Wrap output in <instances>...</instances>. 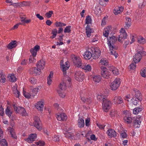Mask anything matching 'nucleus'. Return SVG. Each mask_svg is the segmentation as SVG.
I'll list each match as a JSON object with an SVG mask.
<instances>
[{
	"instance_id": "nucleus-10",
	"label": "nucleus",
	"mask_w": 146,
	"mask_h": 146,
	"mask_svg": "<svg viewBox=\"0 0 146 146\" xmlns=\"http://www.w3.org/2000/svg\"><path fill=\"white\" fill-rule=\"evenodd\" d=\"M101 74L102 76L104 78L108 79L110 77V74L107 69L104 67H102Z\"/></svg>"
},
{
	"instance_id": "nucleus-18",
	"label": "nucleus",
	"mask_w": 146,
	"mask_h": 146,
	"mask_svg": "<svg viewBox=\"0 0 146 146\" xmlns=\"http://www.w3.org/2000/svg\"><path fill=\"white\" fill-rule=\"evenodd\" d=\"M107 133L110 137H116L117 135V133L113 129H109L108 130Z\"/></svg>"
},
{
	"instance_id": "nucleus-15",
	"label": "nucleus",
	"mask_w": 146,
	"mask_h": 146,
	"mask_svg": "<svg viewBox=\"0 0 146 146\" xmlns=\"http://www.w3.org/2000/svg\"><path fill=\"white\" fill-rule=\"evenodd\" d=\"M112 101L115 104H121L123 102V100L120 96H115Z\"/></svg>"
},
{
	"instance_id": "nucleus-51",
	"label": "nucleus",
	"mask_w": 146,
	"mask_h": 146,
	"mask_svg": "<svg viewBox=\"0 0 146 146\" xmlns=\"http://www.w3.org/2000/svg\"><path fill=\"white\" fill-rule=\"evenodd\" d=\"M63 91L59 90L58 91V93L59 96L62 98H64L66 96V94L64 92H62Z\"/></svg>"
},
{
	"instance_id": "nucleus-20",
	"label": "nucleus",
	"mask_w": 146,
	"mask_h": 146,
	"mask_svg": "<svg viewBox=\"0 0 146 146\" xmlns=\"http://www.w3.org/2000/svg\"><path fill=\"white\" fill-rule=\"evenodd\" d=\"M97 97L98 100L99 101H102L103 102L107 100L106 96L102 93H99L98 94Z\"/></svg>"
},
{
	"instance_id": "nucleus-24",
	"label": "nucleus",
	"mask_w": 146,
	"mask_h": 146,
	"mask_svg": "<svg viewBox=\"0 0 146 146\" xmlns=\"http://www.w3.org/2000/svg\"><path fill=\"white\" fill-rule=\"evenodd\" d=\"M120 34L119 35V37L120 38H122L124 39H126L127 36V35L125 30L123 28H122L119 31Z\"/></svg>"
},
{
	"instance_id": "nucleus-40",
	"label": "nucleus",
	"mask_w": 146,
	"mask_h": 146,
	"mask_svg": "<svg viewBox=\"0 0 146 146\" xmlns=\"http://www.w3.org/2000/svg\"><path fill=\"white\" fill-rule=\"evenodd\" d=\"M7 146V142L5 139H2L0 141V146Z\"/></svg>"
},
{
	"instance_id": "nucleus-52",
	"label": "nucleus",
	"mask_w": 146,
	"mask_h": 146,
	"mask_svg": "<svg viewBox=\"0 0 146 146\" xmlns=\"http://www.w3.org/2000/svg\"><path fill=\"white\" fill-rule=\"evenodd\" d=\"M30 52L32 54V55H31V56H36L37 52V50L33 48L30 50Z\"/></svg>"
},
{
	"instance_id": "nucleus-12",
	"label": "nucleus",
	"mask_w": 146,
	"mask_h": 146,
	"mask_svg": "<svg viewBox=\"0 0 146 146\" xmlns=\"http://www.w3.org/2000/svg\"><path fill=\"white\" fill-rule=\"evenodd\" d=\"M142 119V117L139 116L134 118L133 120L134 127H139Z\"/></svg>"
},
{
	"instance_id": "nucleus-33",
	"label": "nucleus",
	"mask_w": 146,
	"mask_h": 146,
	"mask_svg": "<svg viewBox=\"0 0 146 146\" xmlns=\"http://www.w3.org/2000/svg\"><path fill=\"white\" fill-rule=\"evenodd\" d=\"M93 81L95 84L99 83L101 80V78L100 76H95L93 77Z\"/></svg>"
},
{
	"instance_id": "nucleus-57",
	"label": "nucleus",
	"mask_w": 146,
	"mask_h": 146,
	"mask_svg": "<svg viewBox=\"0 0 146 146\" xmlns=\"http://www.w3.org/2000/svg\"><path fill=\"white\" fill-rule=\"evenodd\" d=\"M52 139L55 141H58L59 140V137L58 135H55L52 137Z\"/></svg>"
},
{
	"instance_id": "nucleus-13",
	"label": "nucleus",
	"mask_w": 146,
	"mask_h": 146,
	"mask_svg": "<svg viewBox=\"0 0 146 146\" xmlns=\"http://www.w3.org/2000/svg\"><path fill=\"white\" fill-rule=\"evenodd\" d=\"M60 65H61V68L63 72V74L64 75L66 74V71L68 70L70 67V65L68 64V62H66L65 64H62V61L61 60L60 62Z\"/></svg>"
},
{
	"instance_id": "nucleus-35",
	"label": "nucleus",
	"mask_w": 146,
	"mask_h": 146,
	"mask_svg": "<svg viewBox=\"0 0 146 146\" xmlns=\"http://www.w3.org/2000/svg\"><path fill=\"white\" fill-rule=\"evenodd\" d=\"M86 31L87 36L88 37H89L91 36V34L92 32L90 27L88 25H87L86 28Z\"/></svg>"
},
{
	"instance_id": "nucleus-62",
	"label": "nucleus",
	"mask_w": 146,
	"mask_h": 146,
	"mask_svg": "<svg viewBox=\"0 0 146 146\" xmlns=\"http://www.w3.org/2000/svg\"><path fill=\"white\" fill-rule=\"evenodd\" d=\"M4 109L1 107L0 108V115L1 116H3L4 115Z\"/></svg>"
},
{
	"instance_id": "nucleus-42",
	"label": "nucleus",
	"mask_w": 146,
	"mask_h": 146,
	"mask_svg": "<svg viewBox=\"0 0 146 146\" xmlns=\"http://www.w3.org/2000/svg\"><path fill=\"white\" fill-rule=\"evenodd\" d=\"M19 113L21 114L22 115L25 116L27 115V113L25 109L21 107V108H20V110H19Z\"/></svg>"
},
{
	"instance_id": "nucleus-7",
	"label": "nucleus",
	"mask_w": 146,
	"mask_h": 146,
	"mask_svg": "<svg viewBox=\"0 0 146 146\" xmlns=\"http://www.w3.org/2000/svg\"><path fill=\"white\" fill-rule=\"evenodd\" d=\"M111 102L107 99L102 103V106L103 110L105 112H108L110 108L111 105Z\"/></svg>"
},
{
	"instance_id": "nucleus-64",
	"label": "nucleus",
	"mask_w": 146,
	"mask_h": 146,
	"mask_svg": "<svg viewBox=\"0 0 146 146\" xmlns=\"http://www.w3.org/2000/svg\"><path fill=\"white\" fill-rule=\"evenodd\" d=\"M26 20V18L24 17H21V21L22 22L21 25H24Z\"/></svg>"
},
{
	"instance_id": "nucleus-5",
	"label": "nucleus",
	"mask_w": 146,
	"mask_h": 146,
	"mask_svg": "<svg viewBox=\"0 0 146 146\" xmlns=\"http://www.w3.org/2000/svg\"><path fill=\"white\" fill-rule=\"evenodd\" d=\"M92 54V57L94 59L98 58L100 56L101 51L98 48L91 47L90 49Z\"/></svg>"
},
{
	"instance_id": "nucleus-23",
	"label": "nucleus",
	"mask_w": 146,
	"mask_h": 146,
	"mask_svg": "<svg viewBox=\"0 0 146 146\" xmlns=\"http://www.w3.org/2000/svg\"><path fill=\"white\" fill-rule=\"evenodd\" d=\"M17 45V41L16 40H12L9 44L7 47L10 50L15 48Z\"/></svg>"
},
{
	"instance_id": "nucleus-59",
	"label": "nucleus",
	"mask_w": 146,
	"mask_h": 146,
	"mask_svg": "<svg viewBox=\"0 0 146 146\" xmlns=\"http://www.w3.org/2000/svg\"><path fill=\"white\" fill-rule=\"evenodd\" d=\"M130 69L131 70H134L136 68V63L131 64L130 65Z\"/></svg>"
},
{
	"instance_id": "nucleus-26",
	"label": "nucleus",
	"mask_w": 146,
	"mask_h": 146,
	"mask_svg": "<svg viewBox=\"0 0 146 146\" xmlns=\"http://www.w3.org/2000/svg\"><path fill=\"white\" fill-rule=\"evenodd\" d=\"M84 58L86 59H89L92 57V54L89 51H86L83 54Z\"/></svg>"
},
{
	"instance_id": "nucleus-46",
	"label": "nucleus",
	"mask_w": 146,
	"mask_h": 146,
	"mask_svg": "<svg viewBox=\"0 0 146 146\" xmlns=\"http://www.w3.org/2000/svg\"><path fill=\"white\" fill-rule=\"evenodd\" d=\"M41 89V86H38V87L35 88H34L32 90V91L33 94H34V95L35 96L36 94L38 92V90L40 89Z\"/></svg>"
},
{
	"instance_id": "nucleus-4",
	"label": "nucleus",
	"mask_w": 146,
	"mask_h": 146,
	"mask_svg": "<svg viewBox=\"0 0 146 146\" xmlns=\"http://www.w3.org/2000/svg\"><path fill=\"white\" fill-rule=\"evenodd\" d=\"M121 82V79L119 78H116L110 84L111 90H116L119 87Z\"/></svg>"
},
{
	"instance_id": "nucleus-2",
	"label": "nucleus",
	"mask_w": 146,
	"mask_h": 146,
	"mask_svg": "<svg viewBox=\"0 0 146 146\" xmlns=\"http://www.w3.org/2000/svg\"><path fill=\"white\" fill-rule=\"evenodd\" d=\"M143 52V48L141 46L138 47L137 50V53L133 56V60L135 63H138L140 61Z\"/></svg>"
},
{
	"instance_id": "nucleus-63",
	"label": "nucleus",
	"mask_w": 146,
	"mask_h": 146,
	"mask_svg": "<svg viewBox=\"0 0 146 146\" xmlns=\"http://www.w3.org/2000/svg\"><path fill=\"white\" fill-rule=\"evenodd\" d=\"M125 26L126 29H128L130 26L131 23L129 22V23L127 21L125 22Z\"/></svg>"
},
{
	"instance_id": "nucleus-27",
	"label": "nucleus",
	"mask_w": 146,
	"mask_h": 146,
	"mask_svg": "<svg viewBox=\"0 0 146 146\" xmlns=\"http://www.w3.org/2000/svg\"><path fill=\"white\" fill-rule=\"evenodd\" d=\"M123 10V8L122 7H117L115 8L113 12L115 15H117L118 14H120Z\"/></svg>"
},
{
	"instance_id": "nucleus-17",
	"label": "nucleus",
	"mask_w": 146,
	"mask_h": 146,
	"mask_svg": "<svg viewBox=\"0 0 146 146\" xmlns=\"http://www.w3.org/2000/svg\"><path fill=\"white\" fill-rule=\"evenodd\" d=\"M30 70L31 71L30 72V73L33 74L35 75H39L41 73V70L39 68H37V67H34L31 68L30 69Z\"/></svg>"
},
{
	"instance_id": "nucleus-60",
	"label": "nucleus",
	"mask_w": 146,
	"mask_h": 146,
	"mask_svg": "<svg viewBox=\"0 0 146 146\" xmlns=\"http://www.w3.org/2000/svg\"><path fill=\"white\" fill-rule=\"evenodd\" d=\"M131 101L132 104V105H136L137 104V101L134 98L131 100Z\"/></svg>"
},
{
	"instance_id": "nucleus-29",
	"label": "nucleus",
	"mask_w": 146,
	"mask_h": 146,
	"mask_svg": "<svg viewBox=\"0 0 146 146\" xmlns=\"http://www.w3.org/2000/svg\"><path fill=\"white\" fill-rule=\"evenodd\" d=\"M8 131L9 132L12 137L15 139L17 138V136L16 135L14 129L11 127H9L8 129Z\"/></svg>"
},
{
	"instance_id": "nucleus-45",
	"label": "nucleus",
	"mask_w": 146,
	"mask_h": 146,
	"mask_svg": "<svg viewBox=\"0 0 146 146\" xmlns=\"http://www.w3.org/2000/svg\"><path fill=\"white\" fill-rule=\"evenodd\" d=\"M55 25L57 27H62L65 26L66 25V24L65 23L58 22L56 23Z\"/></svg>"
},
{
	"instance_id": "nucleus-56",
	"label": "nucleus",
	"mask_w": 146,
	"mask_h": 146,
	"mask_svg": "<svg viewBox=\"0 0 146 146\" xmlns=\"http://www.w3.org/2000/svg\"><path fill=\"white\" fill-rule=\"evenodd\" d=\"M28 62V60L26 59H24L22 60L21 64L22 65L25 66L27 65Z\"/></svg>"
},
{
	"instance_id": "nucleus-36",
	"label": "nucleus",
	"mask_w": 146,
	"mask_h": 146,
	"mask_svg": "<svg viewBox=\"0 0 146 146\" xmlns=\"http://www.w3.org/2000/svg\"><path fill=\"white\" fill-rule=\"evenodd\" d=\"M5 75L2 72H0V83H4L5 82Z\"/></svg>"
},
{
	"instance_id": "nucleus-55",
	"label": "nucleus",
	"mask_w": 146,
	"mask_h": 146,
	"mask_svg": "<svg viewBox=\"0 0 146 146\" xmlns=\"http://www.w3.org/2000/svg\"><path fill=\"white\" fill-rule=\"evenodd\" d=\"M141 74L143 77L146 76V68L142 69L141 72Z\"/></svg>"
},
{
	"instance_id": "nucleus-28",
	"label": "nucleus",
	"mask_w": 146,
	"mask_h": 146,
	"mask_svg": "<svg viewBox=\"0 0 146 146\" xmlns=\"http://www.w3.org/2000/svg\"><path fill=\"white\" fill-rule=\"evenodd\" d=\"M80 68L84 69L86 71H90L91 70L92 68L90 64H85V65H81V67Z\"/></svg>"
},
{
	"instance_id": "nucleus-8",
	"label": "nucleus",
	"mask_w": 146,
	"mask_h": 146,
	"mask_svg": "<svg viewBox=\"0 0 146 146\" xmlns=\"http://www.w3.org/2000/svg\"><path fill=\"white\" fill-rule=\"evenodd\" d=\"M34 126L38 130H41L42 129V125L39 117L35 116L34 118Z\"/></svg>"
},
{
	"instance_id": "nucleus-25",
	"label": "nucleus",
	"mask_w": 146,
	"mask_h": 146,
	"mask_svg": "<svg viewBox=\"0 0 146 146\" xmlns=\"http://www.w3.org/2000/svg\"><path fill=\"white\" fill-rule=\"evenodd\" d=\"M133 95L135 96L137 99H139V97L141 96L139 91L136 89H134L132 92Z\"/></svg>"
},
{
	"instance_id": "nucleus-53",
	"label": "nucleus",
	"mask_w": 146,
	"mask_h": 146,
	"mask_svg": "<svg viewBox=\"0 0 146 146\" xmlns=\"http://www.w3.org/2000/svg\"><path fill=\"white\" fill-rule=\"evenodd\" d=\"M53 13V11H49L48 12L46 13L45 15L46 17L48 18H50L52 15Z\"/></svg>"
},
{
	"instance_id": "nucleus-16",
	"label": "nucleus",
	"mask_w": 146,
	"mask_h": 146,
	"mask_svg": "<svg viewBox=\"0 0 146 146\" xmlns=\"http://www.w3.org/2000/svg\"><path fill=\"white\" fill-rule=\"evenodd\" d=\"M57 119L59 121H65L67 119V116L66 114L61 113L58 114L57 116Z\"/></svg>"
},
{
	"instance_id": "nucleus-38",
	"label": "nucleus",
	"mask_w": 146,
	"mask_h": 146,
	"mask_svg": "<svg viewBox=\"0 0 146 146\" xmlns=\"http://www.w3.org/2000/svg\"><path fill=\"white\" fill-rule=\"evenodd\" d=\"M10 81L14 82L16 80V78L13 74H10L8 76Z\"/></svg>"
},
{
	"instance_id": "nucleus-9",
	"label": "nucleus",
	"mask_w": 146,
	"mask_h": 146,
	"mask_svg": "<svg viewBox=\"0 0 146 146\" xmlns=\"http://www.w3.org/2000/svg\"><path fill=\"white\" fill-rule=\"evenodd\" d=\"M75 76V79L78 81L81 82L84 78V73L80 71L76 72Z\"/></svg>"
},
{
	"instance_id": "nucleus-3",
	"label": "nucleus",
	"mask_w": 146,
	"mask_h": 146,
	"mask_svg": "<svg viewBox=\"0 0 146 146\" xmlns=\"http://www.w3.org/2000/svg\"><path fill=\"white\" fill-rule=\"evenodd\" d=\"M71 78L68 76H65L63 79V80L60 83L59 86L61 91L65 90L66 88V83L67 84L68 83L70 84L71 82Z\"/></svg>"
},
{
	"instance_id": "nucleus-47",
	"label": "nucleus",
	"mask_w": 146,
	"mask_h": 146,
	"mask_svg": "<svg viewBox=\"0 0 146 146\" xmlns=\"http://www.w3.org/2000/svg\"><path fill=\"white\" fill-rule=\"evenodd\" d=\"M85 21L86 24H88L91 23L92 22V20L90 16H87Z\"/></svg>"
},
{
	"instance_id": "nucleus-58",
	"label": "nucleus",
	"mask_w": 146,
	"mask_h": 146,
	"mask_svg": "<svg viewBox=\"0 0 146 146\" xmlns=\"http://www.w3.org/2000/svg\"><path fill=\"white\" fill-rule=\"evenodd\" d=\"M22 4L24 6H29L30 5V2H29L23 1Z\"/></svg>"
},
{
	"instance_id": "nucleus-43",
	"label": "nucleus",
	"mask_w": 146,
	"mask_h": 146,
	"mask_svg": "<svg viewBox=\"0 0 146 146\" xmlns=\"http://www.w3.org/2000/svg\"><path fill=\"white\" fill-rule=\"evenodd\" d=\"M100 63L102 65L106 66L108 65V61L105 59L102 58L100 60Z\"/></svg>"
},
{
	"instance_id": "nucleus-19",
	"label": "nucleus",
	"mask_w": 146,
	"mask_h": 146,
	"mask_svg": "<svg viewBox=\"0 0 146 146\" xmlns=\"http://www.w3.org/2000/svg\"><path fill=\"white\" fill-rule=\"evenodd\" d=\"M81 97V100L85 103L87 104H90L91 103L92 100L90 98H87L86 96L82 95Z\"/></svg>"
},
{
	"instance_id": "nucleus-54",
	"label": "nucleus",
	"mask_w": 146,
	"mask_h": 146,
	"mask_svg": "<svg viewBox=\"0 0 146 146\" xmlns=\"http://www.w3.org/2000/svg\"><path fill=\"white\" fill-rule=\"evenodd\" d=\"M29 81L32 84H35L36 82V79L33 77L30 78Z\"/></svg>"
},
{
	"instance_id": "nucleus-41",
	"label": "nucleus",
	"mask_w": 146,
	"mask_h": 146,
	"mask_svg": "<svg viewBox=\"0 0 146 146\" xmlns=\"http://www.w3.org/2000/svg\"><path fill=\"white\" fill-rule=\"evenodd\" d=\"M142 110V109L140 108L137 107L134 108L133 110V113L135 114H138L139 113L141 112Z\"/></svg>"
},
{
	"instance_id": "nucleus-6",
	"label": "nucleus",
	"mask_w": 146,
	"mask_h": 146,
	"mask_svg": "<svg viewBox=\"0 0 146 146\" xmlns=\"http://www.w3.org/2000/svg\"><path fill=\"white\" fill-rule=\"evenodd\" d=\"M72 61L75 65L77 67L80 68L82 64L81 60L79 56L73 55L71 56Z\"/></svg>"
},
{
	"instance_id": "nucleus-31",
	"label": "nucleus",
	"mask_w": 146,
	"mask_h": 146,
	"mask_svg": "<svg viewBox=\"0 0 146 146\" xmlns=\"http://www.w3.org/2000/svg\"><path fill=\"white\" fill-rule=\"evenodd\" d=\"M84 120L82 118H80L78 120V125L80 128L84 127Z\"/></svg>"
},
{
	"instance_id": "nucleus-49",
	"label": "nucleus",
	"mask_w": 146,
	"mask_h": 146,
	"mask_svg": "<svg viewBox=\"0 0 146 146\" xmlns=\"http://www.w3.org/2000/svg\"><path fill=\"white\" fill-rule=\"evenodd\" d=\"M23 95L27 98H30L31 95L28 92H26L24 90H23Z\"/></svg>"
},
{
	"instance_id": "nucleus-61",
	"label": "nucleus",
	"mask_w": 146,
	"mask_h": 146,
	"mask_svg": "<svg viewBox=\"0 0 146 146\" xmlns=\"http://www.w3.org/2000/svg\"><path fill=\"white\" fill-rule=\"evenodd\" d=\"M21 107H17L16 106H14V109L16 113H18L19 112V110H20V108H21Z\"/></svg>"
},
{
	"instance_id": "nucleus-22",
	"label": "nucleus",
	"mask_w": 146,
	"mask_h": 146,
	"mask_svg": "<svg viewBox=\"0 0 146 146\" xmlns=\"http://www.w3.org/2000/svg\"><path fill=\"white\" fill-rule=\"evenodd\" d=\"M112 27L111 26H108L104 29L103 35L106 37H108L109 33L111 31Z\"/></svg>"
},
{
	"instance_id": "nucleus-32",
	"label": "nucleus",
	"mask_w": 146,
	"mask_h": 146,
	"mask_svg": "<svg viewBox=\"0 0 146 146\" xmlns=\"http://www.w3.org/2000/svg\"><path fill=\"white\" fill-rule=\"evenodd\" d=\"M110 70L112 72L113 74L115 75H117L119 74V72L118 71V69L113 66L111 67V68Z\"/></svg>"
},
{
	"instance_id": "nucleus-48",
	"label": "nucleus",
	"mask_w": 146,
	"mask_h": 146,
	"mask_svg": "<svg viewBox=\"0 0 146 146\" xmlns=\"http://www.w3.org/2000/svg\"><path fill=\"white\" fill-rule=\"evenodd\" d=\"M135 35L134 34H131L130 35V39L131 40V41L130 42V44H131L132 43H133L135 40Z\"/></svg>"
},
{
	"instance_id": "nucleus-14",
	"label": "nucleus",
	"mask_w": 146,
	"mask_h": 146,
	"mask_svg": "<svg viewBox=\"0 0 146 146\" xmlns=\"http://www.w3.org/2000/svg\"><path fill=\"white\" fill-rule=\"evenodd\" d=\"M36 137V134H31L27 138L25 139L24 140L28 143H32L35 140Z\"/></svg>"
},
{
	"instance_id": "nucleus-44",
	"label": "nucleus",
	"mask_w": 146,
	"mask_h": 146,
	"mask_svg": "<svg viewBox=\"0 0 146 146\" xmlns=\"http://www.w3.org/2000/svg\"><path fill=\"white\" fill-rule=\"evenodd\" d=\"M71 26H68L65 27L64 30V32L65 33H70L71 32Z\"/></svg>"
},
{
	"instance_id": "nucleus-11",
	"label": "nucleus",
	"mask_w": 146,
	"mask_h": 146,
	"mask_svg": "<svg viewBox=\"0 0 146 146\" xmlns=\"http://www.w3.org/2000/svg\"><path fill=\"white\" fill-rule=\"evenodd\" d=\"M44 105V101L43 100H41L35 104V107L37 110L40 111L43 110Z\"/></svg>"
},
{
	"instance_id": "nucleus-34",
	"label": "nucleus",
	"mask_w": 146,
	"mask_h": 146,
	"mask_svg": "<svg viewBox=\"0 0 146 146\" xmlns=\"http://www.w3.org/2000/svg\"><path fill=\"white\" fill-rule=\"evenodd\" d=\"M5 113L9 117H11L12 113L11 109L10 107H7L5 110Z\"/></svg>"
},
{
	"instance_id": "nucleus-1",
	"label": "nucleus",
	"mask_w": 146,
	"mask_h": 146,
	"mask_svg": "<svg viewBox=\"0 0 146 146\" xmlns=\"http://www.w3.org/2000/svg\"><path fill=\"white\" fill-rule=\"evenodd\" d=\"M117 37L115 36L110 37L109 38H108L107 44L109 48L110 55L113 56L115 58L118 56V54L115 51V48H114V44L117 41Z\"/></svg>"
},
{
	"instance_id": "nucleus-30",
	"label": "nucleus",
	"mask_w": 146,
	"mask_h": 146,
	"mask_svg": "<svg viewBox=\"0 0 146 146\" xmlns=\"http://www.w3.org/2000/svg\"><path fill=\"white\" fill-rule=\"evenodd\" d=\"M53 73L52 72H51L50 74L47 78V84L48 85L50 86L52 82V80L51 78L53 77Z\"/></svg>"
},
{
	"instance_id": "nucleus-50",
	"label": "nucleus",
	"mask_w": 146,
	"mask_h": 146,
	"mask_svg": "<svg viewBox=\"0 0 146 146\" xmlns=\"http://www.w3.org/2000/svg\"><path fill=\"white\" fill-rule=\"evenodd\" d=\"M35 56H30L29 58V62L30 63H34L36 61V59L35 58Z\"/></svg>"
},
{
	"instance_id": "nucleus-39",
	"label": "nucleus",
	"mask_w": 146,
	"mask_h": 146,
	"mask_svg": "<svg viewBox=\"0 0 146 146\" xmlns=\"http://www.w3.org/2000/svg\"><path fill=\"white\" fill-rule=\"evenodd\" d=\"M124 120L125 122L127 123H130L132 122V119L130 117L125 116L124 118Z\"/></svg>"
},
{
	"instance_id": "nucleus-37",
	"label": "nucleus",
	"mask_w": 146,
	"mask_h": 146,
	"mask_svg": "<svg viewBox=\"0 0 146 146\" xmlns=\"http://www.w3.org/2000/svg\"><path fill=\"white\" fill-rule=\"evenodd\" d=\"M137 42L140 44H144L145 43V40L143 37L139 36L138 38Z\"/></svg>"
},
{
	"instance_id": "nucleus-21",
	"label": "nucleus",
	"mask_w": 146,
	"mask_h": 146,
	"mask_svg": "<svg viewBox=\"0 0 146 146\" xmlns=\"http://www.w3.org/2000/svg\"><path fill=\"white\" fill-rule=\"evenodd\" d=\"M45 64V61L43 60H40L37 63L36 66L40 70L44 69Z\"/></svg>"
}]
</instances>
